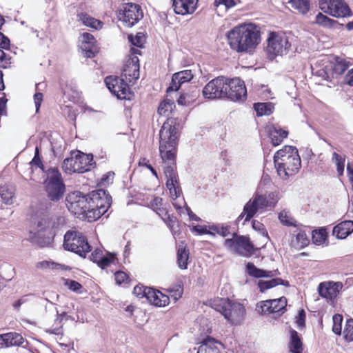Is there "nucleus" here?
Masks as SVG:
<instances>
[{
  "label": "nucleus",
  "mask_w": 353,
  "mask_h": 353,
  "mask_svg": "<svg viewBox=\"0 0 353 353\" xmlns=\"http://www.w3.org/2000/svg\"><path fill=\"white\" fill-rule=\"evenodd\" d=\"M179 123L176 118H168L159 132V152L163 161L167 164L164 168L166 181L178 180L175 173L176 147L179 138Z\"/></svg>",
  "instance_id": "obj_1"
},
{
  "label": "nucleus",
  "mask_w": 353,
  "mask_h": 353,
  "mask_svg": "<svg viewBox=\"0 0 353 353\" xmlns=\"http://www.w3.org/2000/svg\"><path fill=\"white\" fill-rule=\"evenodd\" d=\"M230 47L237 52H250L260 43V31L252 23L235 26L227 34Z\"/></svg>",
  "instance_id": "obj_2"
},
{
  "label": "nucleus",
  "mask_w": 353,
  "mask_h": 353,
  "mask_svg": "<svg viewBox=\"0 0 353 353\" xmlns=\"http://www.w3.org/2000/svg\"><path fill=\"white\" fill-rule=\"evenodd\" d=\"M274 163L278 174L283 179L294 175L301 168L298 150L293 146L285 145L274 154Z\"/></svg>",
  "instance_id": "obj_3"
},
{
  "label": "nucleus",
  "mask_w": 353,
  "mask_h": 353,
  "mask_svg": "<svg viewBox=\"0 0 353 353\" xmlns=\"http://www.w3.org/2000/svg\"><path fill=\"white\" fill-rule=\"evenodd\" d=\"M46 178L43 182L44 191L51 202H58L63 196L65 185L57 168H50L46 172Z\"/></svg>",
  "instance_id": "obj_4"
},
{
  "label": "nucleus",
  "mask_w": 353,
  "mask_h": 353,
  "mask_svg": "<svg viewBox=\"0 0 353 353\" xmlns=\"http://www.w3.org/2000/svg\"><path fill=\"white\" fill-rule=\"evenodd\" d=\"M212 307L223 315L225 319L232 324L241 323L245 314L244 306L228 299H218L213 301Z\"/></svg>",
  "instance_id": "obj_5"
},
{
  "label": "nucleus",
  "mask_w": 353,
  "mask_h": 353,
  "mask_svg": "<svg viewBox=\"0 0 353 353\" xmlns=\"http://www.w3.org/2000/svg\"><path fill=\"white\" fill-rule=\"evenodd\" d=\"M277 203V199L274 195H263L255 194L254 196L248 201L243 207L242 213L239 216L237 221H239L245 218V221H249L259 211H263L268 208L274 207Z\"/></svg>",
  "instance_id": "obj_6"
},
{
  "label": "nucleus",
  "mask_w": 353,
  "mask_h": 353,
  "mask_svg": "<svg viewBox=\"0 0 353 353\" xmlns=\"http://www.w3.org/2000/svg\"><path fill=\"white\" fill-rule=\"evenodd\" d=\"M50 208L51 203L46 202H41L32 208L31 221L33 229L36 232H47L54 227L55 222L53 216L48 212V209Z\"/></svg>",
  "instance_id": "obj_7"
},
{
  "label": "nucleus",
  "mask_w": 353,
  "mask_h": 353,
  "mask_svg": "<svg viewBox=\"0 0 353 353\" xmlns=\"http://www.w3.org/2000/svg\"><path fill=\"white\" fill-rule=\"evenodd\" d=\"M90 211L88 213L90 221H94L103 215L111 205L112 197L105 190L100 189L89 194Z\"/></svg>",
  "instance_id": "obj_8"
},
{
  "label": "nucleus",
  "mask_w": 353,
  "mask_h": 353,
  "mask_svg": "<svg viewBox=\"0 0 353 353\" xmlns=\"http://www.w3.org/2000/svg\"><path fill=\"white\" fill-rule=\"evenodd\" d=\"M92 154H87L81 152L71 154V157L63 160L62 169L65 173H84L93 167Z\"/></svg>",
  "instance_id": "obj_9"
},
{
  "label": "nucleus",
  "mask_w": 353,
  "mask_h": 353,
  "mask_svg": "<svg viewBox=\"0 0 353 353\" xmlns=\"http://www.w3.org/2000/svg\"><path fill=\"white\" fill-rule=\"evenodd\" d=\"M63 247L80 256L85 257L91 251V246L82 233L77 231H68L64 235Z\"/></svg>",
  "instance_id": "obj_10"
},
{
  "label": "nucleus",
  "mask_w": 353,
  "mask_h": 353,
  "mask_svg": "<svg viewBox=\"0 0 353 353\" xmlns=\"http://www.w3.org/2000/svg\"><path fill=\"white\" fill-rule=\"evenodd\" d=\"M291 47L288 38L283 34L271 32L268 38L267 52L270 59L286 54Z\"/></svg>",
  "instance_id": "obj_11"
},
{
  "label": "nucleus",
  "mask_w": 353,
  "mask_h": 353,
  "mask_svg": "<svg viewBox=\"0 0 353 353\" xmlns=\"http://www.w3.org/2000/svg\"><path fill=\"white\" fill-rule=\"evenodd\" d=\"M233 238L225 240L224 245L231 251L241 256L248 257L254 254V245L250 238L245 236H238L233 233Z\"/></svg>",
  "instance_id": "obj_12"
},
{
  "label": "nucleus",
  "mask_w": 353,
  "mask_h": 353,
  "mask_svg": "<svg viewBox=\"0 0 353 353\" xmlns=\"http://www.w3.org/2000/svg\"><path fill=\"white\" fill-rule=\"evenodd\" d=\"M105 83L109 90L119 99L131 100L134 93L130 90L126 81L118 77H107Z\"/></svg>",
  "instance_id": "obj_13"
},
{
  "label": "nucleus",
  "mask_w": 353,
  "mask_h": 353,
  "mask_svg": "<svg viewBox=\"0 0 353 353\" xmlns=\"http://www.w3.org/2000/svg\"><path fill=\"white\" fill-rule=\"evenodd\" d=\"M143 17L141 6L133 3H125L119 12V19L123 26L131 28L138 23Z\"/></svg>",
  "instance_id": "obj_14"
},
{
  "label": "nucleus",
  "mask_w": 353,
  "mask_h": 353,
  "mask_svg": "<svg viewBox=\"0 0 353 353\" xmlns=\"http://www.w3.org/2000/svg\"><path fill=\"white\" fill-rule=\"evenodd\" d=\"M228 78L223 76L218 77L209 81L203 89V95L205 99H216L225 97Z\"/></svg>",
  "instance_id": "obj_15"
},
{
  "label": "nucleus",
  "mask_w": 353,
  "mask_h": 353,
  "mask_svg": "<svg viewBox=\"0 0 353 353\" xmlns=\"http://www.w3.org/2000/svg\"><path fill=\"white\" fill-rule=\"evenodd\" d=\"M319 6L324 12L336 18L351 15V10L345 0H319Z\"/></svg>",
  "instance_id": "obj_16"
},
{
  "label": "nucleus",
  "mask_w": 353,
  "mask_h": 353,
  "mask_svg": "<svg viewBox=\"0 0 353 353\" xmlns=\"http://www.w3.org/2000/svg\"><path fill=\"white\" fill-rule=\"evenodd\" d=\"M68 208L74 214H83L88 218L90 211L89 194L83 195L80 192H74L67 198Z\"/></svg>",
  "instance_id": "obj_17"
},
{
  "label": "nucleus",
  "mask_w": 353,
  "mask_h": 353,
  "mask_svg": "<svg viewBox=\"0 0 353 353\" xmlns=\"http://www.w3.org/2000/svg\"><path fill=\"white\" fill-rule=\"evenodd\" d=\"M130 53L132 57L125 62L121 77L126 81L134 84L139 78V60L136 55L141 54V50L138 48H131Z\"/></svg>",
  "instance_id": "obj_18"
},
{
  "label": "nucleus",
  "mask_w": 353,
  "mask_h": 353,
  "mask_svg": "<svg viewBox=\"0 0 353 353\" xmlns=\"http://www.w3.org/2000/svg\"><path fill=\"white\" fill-rule=\"evenodd\" d=\"M227 94L225 97L233 101H243L247 97L244 82L239 78L228 79Z\"/></svg>",
  "instance_id": "obj_19"
},
{
  "label": "nucleus",
  "mask_w": 353,
  "mask_h": 353,
  "mask_svg": "<svg viewBox=\"0 0 353 353\" xmlns=\"http://www.w3.org/2000/svg\"><path fill=\"white\" fill-rule=\"evenodd\" d=\"M342 287L343 285L340 282H323L319 284L318 291L321 296L332 301L337 296Z\"/></svg>",
  "instance_id": "obj_20"
},
{
  "label": "nucleus",
  "mask_w": 353,
  "mask_h": 353,
  "mask_svg": "<svg viewBox=\"0 0 353 353\" xmlns=\"http://www.w3.org/2000/svg\"><path fill=\"white\" fill-rule=\"evenodd\" d=\"M81 41L80 48L86 57L91 58L95 56L98 52V47L96 44L97 41L93 35L90 33L84 32L81 34Z\"/></svg>",
  "instance_id": "obj_21"
},
{
  "label": "nucleus",
  "mask_w": 353,
  "mask_h": 353,
  "mask_svg": "<svg viewBox=\"0 0 353 353\" xmlns=\"http://www.w3.org/2000/svg\"><path fill=\"white\" fill-rule=\"evenodd\" d=\"M193 77L194 74L191 70H185L174 73L172 75V82L167 89V92L178 90L181 84L190 81Z\"/></svg>",
  "instance_id": "obj_22"
},
{
  "label": "nucleus",
  "mask_w": 353,
  "mask_h": 353,
  "mask_svg": "<svg viewBox=\"0 0 353 353\" xmlns=\"http://www.w3.org/2000/svg\"><path fill=\"white\" fill-rule=\"evenodd\" d=\"M198 0H174L172 6L177 14H192L196 9Z\"/></svg>",
  "instance_id": "obj_23"
},
{
  "label": "nucleus",
  "mask_w": 353,
  "mask_h": 353,
  "mask_svg": "<svg viewBox=\"0 0 353 353\" xmlns=\"http://www.w3.org/2000/svg\"><path fill=\"white\" fill-rule=\"evenodd\" d=\"M223 345L214 338L208 336L201 343L197 353H220Z\"/></svg>",
  "instance_id": "obj_24"
},
{
  "label": "nucleus",
  "mask_w": 353,
  "mask_h": 353,
  "mask_svg": "<svg viewBox=\"0 0 353 353\" xmlns=\"http://www.w3.org/2000/svg\"><path fill=\"white\" fill-rule=\"evenodd\" d=\"M246 270L249 275L255 278H272L279 274L278 270L267 271L256 268L252 263H248Z\"/></svg>",
  "instance_id": "obj_25"
},
{
  "label": "nucleus",
  "mask_w": 353,
  "mask_h": 353,
  "mask_svg": "<svg viewBox=\"0 0 353 353\" xmlns=\"http://www.w3.org/2000/svg\"><path fill=\"white\" fill-rule=\"evenodd\" d=\"M353 232V221H342L336 225L332 230V234L337 239H345Z\"/></svg>",
  "instance_id": "obj_26"
},
{
  "label": "nucleus",
  "mask_w": 353,
  "mask_h": 353,
  "mask_svg": "<svg viewBox=\"0 0 353 353\" xmlns=\"http://www.w3.org/2000/svg\"><path fill=\"white\" fill-rule=\"evenodd\" d=\"M289 349L292 353H302L303 350V343L298 332L294 330L290 331V341Z\"/></svg>",
  "instance_id": "obj_27"
},
{
  "label": "nucleus",
  "mask_w": 353,
  "mask_h": 353,
  "mask_svg": "<svg viewBox=\"0 0 353 353\" xmlns=\"http://www.w3.org/2000/svg\"><path fill=\"white\" fill-rule=\"evenodd\" d=\"M330 68L333 72V76L342 74L349 67V63L345 60L336 57L334 61L329 62Z\"/></svg>",
  "instance_id": "obj_28"
},
{
  "label": "nucleus",
  "mask_w": 353,
  "mask_h": 353,
  "mask_svg": "<svg viewBox=\"0 0 353 353\" xmlns=\"http://www.w3.org/2000/svg\"><path fill=\"white\" fill-rule=\"evenodd\" d=\"M288 135V132L279 127H274L270 132V137L273 145L276 146L282 143Z\"/></svg>",
  "instance_id": "obj_29"
},
{
  "label": "nucleus",
  "mask_w": 353,
  "mask_h": 353,
  "mask_svg": "<svg viewBox=\"0 0 353 353\" xmlns=\"http://www.w3.org/2000/svg\"><path fill=\"white\" fill-rule=\"evenodd\" d=\"M78 17L79 21H81L83 25L88 27L95 30H100L103 27V23L101 21L90 16L86 13H81L78 14Z\"/></svg>",
  "instance_id": "obj_30"
},
{
  "label": "nucleus",
  "mask_w": 353,
  "mask_h": 353,
  "mask_svg": "<svg viewBox=\"0 0 353 353\" xmlns=\"http://www.w3.org/2000/svg\"><path fill=\"white\" fill-rule=\"evenodd\" d=\"M278 285H289L288 281H284L280 278L272 279L270 281L260 280L258 282V287L260 292H264L265 290L272 288Z\"/></svg>",
  "instance_id": "obj_31"
},
{
  "label": "nucleus",
  "mask_w": 353,
  "mask_h": 353,
  "mask_svg": "<svg viewBox=\"0 0 353 353\" xmlns=\"http://www.w3.org/2000/svg\"><path fill=\"white\" fill-rule=\"evenodd\" d=\"M189 260V250L180 246L177 251V264L180 269H187Z\"/></svg>",
  "instance_id": "obj_32"
},
{
  "label": "nucleus",
  "mask_w": 353,
  "mask_h": 353,
  "mask_svg": "<svg viewBox=\"0 0 353 353\" xmlns=\"http://www.w3.org/2000/svg\"><path fill=\"white\" fill-rule=\"evenodd\" d=\"M151 208L160 216H165L168 212L163 199L159 196L154 197L150 203Z\"/></svg>",
  "instance_id": "obj_33"
},
{
  "label": "nucleus",
  "mask_w": 353,
  "mask_h": 353,
  "mask_svg": "<svg viewBox=\"0 0 353 353\" xmlns=\"http://www.w3.org/2000/svg\"><path fill=\"white\" fill-rule=\"evenodd\" d=\"M269 301L272 313L283 312L287 305V299L285 297L282 296L279 299H270Z\"/></svg>",
  "instance_id": "obj_34"
},
{
  "label": "nucleus",
  "mask_w": 353,
  "mask_h": 353,
  "mask_svg": "<svg viewBox=\"0 0 353 353\" xmlns=\"http://www.w3.org/2000/svg\"><path fill=\"white\" fill-rule=\"evenodd\" d=\"M7 347L19 346L23 344V338L16 332H9L5 334Z\"/></svg>",
  "instance_id": "obj_35"
},
{
  "label": "nucleus",
  "mask_w": 353,
  "mask_h": 353,
  "mask_svg": "<svg viewBox=\"0 0 353 353\" xmlns=\"http://www.w3.org/2000/svg\"><path fill=\"white\" fill-rule=\"evenodd\" d=\"M291 7L301 14H305L310 9L309 0H290Z\"/></svg>",
  "instance_id": "obj_36"
},
{
  "label": "nucleus",
  "mask_w": 353,
  "mask_h": 353,
  "mask_svg": "<svg viewBox=\"0 0 353 353\" xmlns=\"http://www.w3.org/2000/svg\"><path fill=\"white\" fill-rule=\"evenodd\" d=\"M254 108L258 116L269 115L274 108L271 103H254Z\"/></svg>",
  "instance_id": "obj_37"
},
{
  "label": "nucleus",
  "mask_w": 353,
  "mask_h": 353,
  "mask_svg": "<svg viewBox=\"0 0 353 353\" xmlns=\"http://www.w3.org/2000/svg\"><path fill=\"white\" fill-rule=\"evenodd\" d=\"M0 196L5 203H12V200L14 198L13 188L7 185L1 186L0 188Z\"/></svg>",
  "instance_id": "obj_38"
},
{
  "label": "nucleus",
  "mask_w": 353,
  "mask_h": 353,
  "mask_svg": "<svg viewBox=\"0 0 353 353\" xmlns=\"http://www.w3.org/2000/svg\"><path fill=\"white\" fill-rule=\"evenodd\" d=\"M315 23L319 26L331 28L337 23V21L319 12L315 17Z\"/></svg>",
  "instance_id": "obj_39"
},
{
  "label": "nucleus",
  "mask_w": 353,
  "mask_h": 353,
  "mask_svg": "<svg viewBox=\"0 0 353 353\" xmlns=\"http://www.w3.org/2000/svg\"><path fill=\"white\" fill-rule=\"evenodd\" d=\"M166 187L168 188L170 197L173 200H175L180 196L181 194V190L179 186L178 180H176V181H172V183H170V181H166Z\"/></svg>",
  "instance_id": "obj_40"
},
{
  "label": "nucleus",
  "mask_w": 353,
  "mask_h": 353,
  "mask_svg": "<svg viewBox=\"0 0 353 353\" xmlns=\"http://www.w3.org/2000/svg\"><path fill=\"white\" fill-rule=\"evenodd\" d=\"M332 161L336 165V170L339 176H342L344 172L345 157L339 155L336 152L332 154Z\"/></svg>",
  "instance_id": "obj_41"
},
{
  "label": "nucleus",
  "mask_w": 353,
  "mask_h": 353,
  "mask_svg": "<svg viewBox=\"0 0 353 353\" xmlns=\"http://www.w3.org/2000/svg\"><path fill=\"white\" fill-rule=\"evenodd\" d=\"M312 241L316 245L323 244L327 239V233L324 229L314 230L312 232Z\"/></svg>",
  "instance_id": "obj_42"
},
{
  "label": "nucleus",
  "mask_w": 353,
  "mask_h": 353,
  "mask_svg": "<svg viewBox=\"0 0 353 353\" xmlns=\"http://www.w3.org/2000/svg\"><path fill=\"white\" fill-rule=\"evenodd\" d=\"M173 106H174L173 101L164 100L160 103L157 112L160 115H167L169 112H172Z\"/></svg>",
  "instance_id": "obj_43"
},
{
  "label": "nucleus",
  "mask_w": 353,
  "mask_h": 353,
  "mask_svg": "<svg viewBox=\"0 0 353 353\" xmlns=\"http://www.w3.org/2000/svg\"><path fill=\"white\" fill-rule=\"evenodd\" d=\"M279 219L280 222L286 226L295 225V221L293 218L290 216L289 212L282 210L279 214Z\"/></svg>",
  "instance_id": "obj_44"
},
{
  "label": "nucleus",
  "mask_w": 353,
  "mask_h": 353,
  "mask_svg": "<svg viewBox=\"0 0 353 353\" xmlns=\"http://www.w3.org/2000/svg\"><path fill=\"white\" fill-rule=\"evenodd\" d=\"M128 40L132 46L137 48H142L145 43V37L143 33L138 32L135 36L132 34L129 35Z\"/></svg>",
  "instance_id": "obj_45"
},
{
  "label": "nucleus",
  "mask_w": 353,
  "mask_h": 353,
  "mask_svg": "<svg viewBox=\"0 0 353 353\" xmlns=\"http://www.w3.org/2000/svg\"><path fill=\"white\" fill-rule=\"evenodd\" d=\"M155 301L152 303L153 305L159 307H164L168 305L170 303V297L163 294L160 291L157 292V296L154 297Z\"/></svg>",
  "instance_id": "obj_46"
},
{
  "label": "nucleus",
  "mask_w": 353,
  "mask_h": 353,
  "mask_svg": "<svg viewBox=\"0 0 353 353\" xmlns=\"http://www.w3.org/2000/svg\"><path fill=\"white\" fill-rule=\"evenodd\" d=\"M230 226L224 225L223 224L213 225L210 227V230L213 231V232H216L224 237L227 236L230 233Z\"/></svg>",
  "instance_id": "obj_47"
},
{
  "label": "nucleus",
  "mask_w": 353,
  "mask_h": 353,
  "mask_svg": "<svg viewBox=\"0 0 353 353\" xmlns=\"http://www.w3.org/2000/svg\"><path fill=\"white\" fill-rule=\"evenodd\" d=\"M328 68H330L329 63L323 68L319 70L316 74L327 81H332L334 78L333 72L331 69Z\"/></svg>",
  "instance_id": "obj_48"
},
{
  "label": "nucleus",
  "mask_w": 353,
  "mask_h": 353,
  "mask_svg": "<svg viewBox=\"0 0 353 353\" xmlns=\"http://www.w3.org/2000/svg\"><path fill=\"white\" fill-rule=\"evenodd\" d=\"M115 259L116 258L114 254L108 253L106 256H102L97 263L101 268L104 269L111 263H114Z\"/></svg>",
  "instance_id": "obj_49"
},
{
  "label": "nucleus",
  "mask_w": 353,
  "mask_h": 353,
  "mask_svg": "<svg viewBox=\"0 0 353 353\" xmlns=\"http://www.w3.org/2000/svg\"><path fill=\"white\" fill-rule=\"evenodd\" d=\"M333 320V327L332 331L338 335H340L341 333V329H342V321H343V316L341 314H335L332 317Z\"/></svg>",
  "instance_id": "obj_50"
},
{
  "label": "nucleus",
  "mask_w": 353,
  "mask_h": 353,
  "mask_svg": "<svg viewBox=\"0 0 353 353\" xmlns=\"http://www.w3.org/2000/svg\"><path fill=\"white\" fill-rule=\"evenodd\" d=\"M345 338L349 341H353V319L347 321L345 327L343 331Z\"/></svg>",
  "instance_id": "obj_51"
},
{
  "label": "nucleus",
  "mask_w": 353,
  "mask_h": 353,
  "mask_svg": "<svg viewBox=\"0 0 353 353\" xmlns=\"http://www.w3.org/2000/svg\"><path fill=\"white\" fill-rule=\"evenodd\" d=\"M256 310L259 313L265 314V313H272L271 310V306L270 304V301L266 300L263 301H261L256 305Z\"/></svg>",
  "instance_id": "obj_52"
},
{
  "label": "nucleus",
  "mask_w": 353,
  "mask_h": 353,
  "mask_svg": "<svg viewBox=\"0 0 353 353\" xmlns=\"http://www.w3.org/2000/svg\"><path fill=\"white\" fill-rule=\"evenodd\" d=\"M30 164L32 165H34L36 167L41 168L43 170V172H45L43 165L42 161L39 157V149L37 146L35 148L34 157L33 159L32 160V161L30 162Z\"/></svg>",
  "instance_id": "obj_53"
},
{
  "label": "nucleus",
  "mask_w": 353,
  "mask_h": 353,
  "mask_svg": "<svg viewBox=\"0 0 353 353\" xmlns=\"http://www.w3.org/2000/svg\"><path fill=\"white\" fill-rule=\"evenodd\" d=\"M252 226L254 230L259 232L262 235H268V232L265 229L264 225L259 222V221L253 220L252 223Z\"/></svg>",
  "instance_id": "obj_54"
},
{
  "label": "nucleus",
  "mask_w": 353,
  "mask_h": 353,
  "mask_svg": "<svg viewBox=\"0 0 353 353\" xmlns=\"http://www.w3.org/2000/svg\"><path fill=\"white\" fill-rule=\"evenodd\" d=\"M158 292L159 290H155L152 288L148 287L146 292H145V297L152 304V303L155 301L154 297L157 296V292Z\"/></svg>",
  "instance_id": "obj_55"
},
{
  "label": "nucleus",
  "mask_w": 353,
  "mask_h": 353,
  "mask_svg": "<svg viewBox=\"0 0 353 353\" xmlns=\"http://www.w3.org/2000/svg\"><path fill=\"white\" fill-rule=\"evenodd\" d=\"M161 218L169 228H173L176 222V218L173 215H170L168 212L165 216H163Z\"/></svg>",
  "instance_id": "obj_56"
},
{
  "label": "nucleus",
  "mask_w": 353,
  "mask_h": 353,
  "mask_svg": "<svg viewBox=\"0 0 353 353\" xmlns=\"http://www.w3.org/2000/svg\"><path fill=\"white\" fill-rule=\"evenodd\" d=\"M147 288L148 287L143 285H136L133 289V294L139 298L145 297V292H146Z\"/></svg>",
  "instance_id": "obj_57"
},
{
  "label": "nucleus",
  "mask_w": 353,
  "mask_h": 353,
  "mask_svg": "<svg viewBox=\"0 0 353 353\" xmlns=\"http://www.w3.org/2000/svg\"><path fill=\"white\" fill-rule=\"evenodd\" d=\"M65 285L74 292L78 291L82 287L79 283L73 280H67L65 281Z\"/></svg>",
  "instance_id": "obj_58"
},
{
  "label": "nucleus",
  "mask_w": 353,
  "mask_h": 353,
  "mask_svg": "<svg viewBox=\"0 0 353 353\" xmlns=\"http://www.w3.org/2000/svg\"><path fill=\"white\" fill-rule=\"evenodd\" d=\"M193 230L199 234H213V232L208 230L205 225H197L194 226Z\"/></svg>",
  "instance_id": "obj_59"
},
{
  "label": "nucleus",
  "mask_w": 353,
  "mask_h": 353,
  "mask_svg": "<svg viewBox=\"0 0 353 353\" xmlns=\"http://www.w3.org/2000/svg\"><path fill=\"white\" fill-rule=\"evenodd\" d=\"M114 277L116 283L120 285L128 279V275L124 272L118 271L115 273Z\"/></svg>",
  "instance_id": "obj_60"
},
{
  "label": "nucleus",
  "mask_w": 353,
  "mask_h": 353,
  "mask_svg": "<svg viewBox=\"0 0 353 353\" xmlns=\"http://www.w3.org/2000/svg\"><path fill=\"white\" fill-rule=\"evenodd\" d=\"M9 47H10L9 39L0 32V48L2 49H8Z\"/></svg>",
  "instance_id": "obj_61"
},
{
  "label": "nucleus",
  "mask_w": 353,
  "mask_h": 353,
  "mask_svg": "<svg viewBox=\"0 0 353 353\" xmlns=\"http://www.w3.org/2000/svg\"><path fill=\"white\" fill-rule=\"evenodd\" d=\"M43 101V94L41 92H37L34 95V101L36 107V112H38L41 103Z\"/></svg>",
  "instance_id": "obj_62"
},
{
  "label": "nucleus",
  "mask_w": 353,
  "mask_h": 353,
  "mask_svg": "<svg viewBox=\"0 0 353 353\" xmlns=\"http://www.w3.org/2000/svg\"><path fill=\"white\" fill-rule=\"evenodd\" d=\"M305 313L303 310H301L299 312V314L296 317V323L299 327L305 326Z\"/></svg>",
  "instance_id": "obj_63"
},
{
  "label": "nucleus",
  "mask_w": 353,
  "mask_h": 353,
  "mask_svg": "<svg viewBox=\"0 0 353 353\" xmlns=\"http://www.w3.org/2000/svg\"><path fill=\"white\" fill-rule=\"evenodd\" d=\"M347 175H348V177H349V180L351 182L352 186V188H353V164L352 163H347Z\"/></svg>",
  "instance_id": "obj_64"
}]
</instances>
